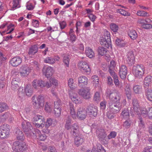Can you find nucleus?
Returning <instances> with one entry per match:
<instances>
[{
  "label": "nucleus",
  "instance_id": "obj_61",
  "mask_svg": "<svg viewBox=\"0 0 152 152\" xmlns=\"http://www.w3.org/2000/svg\"><path fill=\"white\" fill-rule=\"evenodd\" d=\"M38 137V139L41 141H44L46 138V136L45 134H42L41 133Z\"/></svg>",
  "mask_w": 152,
  "mask_h": 152
},
{
  "label": "nucleus",
  "instance_id": "obj_22",
  "mask_svg": "<svg viewBox=\"0 0 152 152\" xmlns=\"http://www.w3.org/2000/svg\"><path fill=\"white\" fill-rule=\"evenodd\" d=\"M30 72V69L27 66H23L20 69V73L24 76H27Z\"/></svg>",
  "mask_w": 152,
  "mask_h": 152
},
{
  "label": "nucleus",
  "instance_id": "obj_11",
  "mask_svg": "<svg viewBox=\"0 0 152 152\" xmlns=\"http://www.w3.org/2000/svg\"><path fill=\"white\" fill-rule=\"evenodd\" d=\"M105 48L111 49L112 47L110 33L105 29ZM106 48H105V49Z\"/></svg>",
  "mask_w": 152,
  "mask_h": 152
},
{
  "label": "nucleus",
  "instance_id": "obj_43",
  "mask_svg": "<svg viewBox=\"0 0 152 152\" xmlns=\"http://www.w3.org/2000/svg\"><path fill=\"white\" fill-rule=\"evenodd\" d=\"M121 114L124 118H128L129 116V111L128 108L124 109Z\"/></svg>",
  "mask_w": 152,
  "mask_h": 152
},
{
  "label": "nucleus",
  "instance_id": "obj_27",
  "mask_svg": "<svg viewBox=\"0 0 152 152\" xmlns=\"http://www.w3.org/2000/svg\"><path fill=\"white\" fill-rule=\"evenodd\" d=\"M25 93L26 96H30L33 94V89L31 86L27 85L25 88Z\"/></svg>",
  "mask_w": 152,
  "mask_h": 152
},
{
  "label": "nucleus",
  "instance_id": "obj_1",
  "mask_svg": "<svg viewBox=\"0 0 152 152\" xmlns=\"http://www.w3.org/2000/svg\"><path fill=\"white\" fill-rule=\"evenodd\" d=\"M145 68L142 65H134L132 68L133 74L138 78H141L145 73Z\"/></svg>",
  "mask_w": 152,
  "mask_h": 152
},
{
  "label": "nucleus",
  "instance_id": "obj_5",
  "mask_svg": "<svg viewBox=\"0 0 152 152\" xmlns=\"http://www.w3.org/2000/svg\"><path fill=\"white\" fill-rule=\"evenodd\" d=\"M78 93L80 95L86 99H89L91 97L90 88L89 87H86L84 89H79Z\"/></svg>",
  "mask_w": 152,
  "mask_h": 152
},
{
  "label": "nucleus",
  "instance_id": "obj_26",
  "mask_svg": "<svg viewBox=\"0 0 152 152\" xmlns=\"http://www.w3.org/2000/svg\"><path fill=\"white\" fill-rule=\"evenodd\" d=\"M15 135L18 140H24V134L20 129H16Z\"/></svg>",
  "mask_w": 152,
  "mask_h": 152
},
{
  "label": "nucleus",
  "instance_id": "obj_51",
  "mask_svg": "<svg viewBox=\"0 0 152 152\" xmlns=\"http://www.w3.org/2000/svg\"><path fill=\"white\" fill-rule=\"evenodd\" d=\"M53 122V120L51 118H48L46 122L45 127L47 128H48L52 125Z\"/></svg>",
  "mask_w": 152,
  "mask_h": 152
},
{
  "label": "nucleus",
  "instance_id": "obj_33",
  "mask_svg": "<svg viewBox=\"0 0 152 152\" xmlns=\"http://www.w3.org/2000/svg\"><path fill=\"white\" fill-rule=\"evenodd\" d=\"M146 95L147 96L152 93V90L151 86L148 84L144 85Z\"/></svg>",
  "mask_w": 152,
  "mask_h": 152
},
{
  "label": "nucleus",
  "instance_id": "obj_13",
  "mask_svg": "<svg viewBox=\"0 0 152 152\" xmlns=\"http://www.w3.org/2000/svg\"><path fill=\"white\" fill-rule=\"evenodd\" d=\"M88 83V79L84 76H81L78 78V86L83 88Z\"/></svg>",
  "mask_w": 152,
  "mask_h": 152
},
{
  "label": "nucleus",
  "instance_id": "obj_38",
  "mask_svg": "<svg viewBox=\"0 0 152 152\" xmlns=\"http://www.w3.org/2000/svg\"><path fill=\"white\" fill-rule=\"evenodd\" d=\"M133 89L135 93L139 94L142 92V87L141 86L135 85L134 86Z\"/></svg>",
  "mask_w": 152,
  "mask_h": 152
},
{
  "label": "nucleus",
  "instance_id": "obj_45",
  "mask_svg": "<svg viewBox=\"0 0 152 152\" xmlns=\"http://www.w3.org/2000/svg\"><path fill=\"white\" fill-rule=\"evenodd\" d=\"M114 74L110 75L112 76L113 78L115 86H118V84L119 83L118 77L115 73H114Z\"/></svg>",
  "mask_w": 152,
  "mask_h": 152
},
{
  "label": "nucleus",
  "instance_id": "obj_8",
  "mask_svg": "<svg viewBox=\"0 0 152 152\" xmlns=\"http://www.w3.org/2000/svg\"><path fill=\"white\" fill-rule=\"evenodd\" d=\"M9 129L7 127V125L4 124L0 127V137L4 138L6 137L9 134Z\"/></svg>",
  "mask_w": 152,
  "mask_h": 152
},
{
  "label": "nucleus",
  "instance_id": "obj_12",
  "mask_svg": "<svg viewBox=\"0 0 152 152\" xmlns=\"http://www.w3.org/2000/svg\"><path fill=\"white\" fill-rule=\"evenodd\" d=\"M127 58L126 59L127 64L131 66L134 64L135 61V57L133 52L132 51H129L127 54Z\"/></svg>",
  "mask_w": 152,
  "mask_h": 152
},
{
  "label": "nucleus",
  "instance_id": "obj_41",
  "mask_svg": "<svg viewBox=\"0 0 152 152\" xmlns=\"http://www.w3.org/2000/svg\"><path fill=\"white\" fill-rule=\"evenodd\" d=\"M67 118L65 127L67 130H69L71 129L72 126L71 125V118L69 116Z\"/></svg>",
  "mask_w": 152,
  "mask_h": 152
},
{
  "label": "nucleus",
  "instance_id": "obj_49",
  "mask_svg": "<svg viewBox=\"0 0 152 152\" xmlns=\"http://www.w3.org/2000/svg\"><path fill=\"white\" fill-rule=\"evenodd\" d=\"M140 110L141 114L142 116L144 117H145L147 115L148 116V109H147L145 108H143Z\"/></svg>",
  "mask_w": 152,
  "mask_h": 152
},
{
  "label": "nucleus",
  "instance_id": "obj_17",
  "mask_svg": "<svg viewBox=\"0 0 152 152\" xmlns=\"http://www.w3.org/2000/svg\"><path fill=\"white\" fill-rule=\"evenodd\" d=\"M75 139V143L77 146L81 145L84 141L83 136L81 134H77L76 136Z\"/></svg>",
  "mask_w": 152,
  "mask_h": 152
},
{
  "label": "nucleus",
  "instance_id": "obj_50",
  "mask_svg": "<svg viewBox=\"0 0 152 152\" xmlns=\"http://www.w3.org/2000/svg\"><path fill=\"white\" fill-rule=\"evenodd\" d=\"M70 97L72 100L75 104H77L80 102L79 98L76 95L75 96L71 95L70 96Z\"/></svg>",
  "mask_w": 152,
  "mask_h": 152
},
{
  "label": "nucleus",
  "instance_id": "obj_36",
  "mask_svg": "<svg viewBox=\"0 0 152 152\" xmlns=\"http://www.w3.org/2000/svg\"><path fill=\"white\" fill-rule=\"evenodd\" d=\"M123 40L117 38L115 40V43L120 48L124 47L125 46L126 44L124 43Z\"/></svg>",
  "mask_w": 152,
  "mask_h": 152
},
{
  "label": "nucleus",
  "instance_id": "obj_31",
  "mask_svg": "<svg viewBox=\"0 0 152 152\" xmlns=\"http://www.w3.org/2000/svg\"><path fill=\"white\" fill-rule=\"evenodd\" d=\"M128 35L130 38L133 40L135 39L137 37L136 32L134 30H132L128 31Z\"/></svg>",
  "mask_w": 152,
  "mask_h": 152
},
{
  "label": "nucleus",
  "instance_id": "obj_59",
  "mask_svg": "<svg viewBox=\"0 0 152 152\" xmlns=\"http://www.w3.org/2000/svg\"><path fill=\"white\" fill-rule=\"evenodd\" d=\"M73 80L72 78H70L68 80V85L69 87L71 89H73L74 88L73 86Z\"/></svg>",
  "mask_w": 152,
  "mask_h": 152
},
{
  "label": "nucleus",
  "instance_id": "obj_46",
  "mask_svg": "<svg viewBox=\"0 0 152 152\" xmlns=\"http://www.w3.org/2000/svg\"><path fill=\"white\" fill-rule=\"evenodd\" d=\"M110 27L111 30L113 32H117L118 30V26L113 23H112L110 24Z\"/></svg>",
  "mask_w": 152,
  "mask_h": 152
},
{
  "label": "nucleus",
  "instance_id": "obj_7",
  "mask_svg": "<svg viewBox=\"0 0 152 152\" xmlns=\"http://www.w3.org/2000/svg\"><path fill=\"white\" fill-rule=\"evenodd\" d=\"M37 102L34 101L33 104L34 107L36 109H41L43 108L44 105V97L41 95L37 97Z\"/></svg>",
  "mask_w": 152,
  "mask_h": 152
},
{
  "label": "nucleus",
  "instance_id": "obj_16",
  "mask_svg": "<svg viewBox=\"0 0 152 152\" xmlns=\"http://www.w3.org/2000/svg\"><path fill=\"white\" fill-rule=\"evenodd\" d=\"M132 105L134 112L137 113L140 110L139 103L137 99L134 98L132 99Z\"/></svg>",
  "mask_w": 152,
  "mask_h": 152
},
{
  "label": "nucleus",
  "instance_id": "obj_10",
  "mask_svg": "<svg viewBox=\"0 0 152 152\" xmlns=\"http://www.w3.org/2000/svg\"><path fill=\"white\" fill-rule=\"evenodd\" d=\"M87 112L90 117H96L97 115V109L93 107V104H91L87 107L86 108Z\"/></svg>",
  "mask_w": 152,
  "mask_h": 152
},
{
  "label": "nucleus",
  "instance_id": "obj_3",
  "mask_svg": "<svg viewBox=\"0 0 152 152\" xmlns=\"http://www.w3.org/2000/svg\"><path fill=\"white\" fill-rule=\"evenodd\" d=\"M12 149L16 152H23L27 149V145L24 142H20L15 141L13 143Z\"/></svg>",
  "mask_w": 152,
  "mask_h": 152
},
{
  "label": "nucleus",
  "instance_id": "obj_25",
  "mask_svg": "<svg viewBox=\"0 0 152 152\" xmlns=\"http://www.w3.org/2000/svg\"><path fill=\"white\" fill-rule=\"evenodd\" d=\"M98 136L100 141H102L103 144L104 143V129H100L97 131Z\"/></svg>",
  "mask_w": 152,
  "mask_h": 152
},
{
  "label": "nucleus",
  "instance_id": "obj_56",
  "mask_svg": "<svg viewBox=\"0 0 152 152\" xmlns=\"http://www.w3.org/2000/svg\"><path fill=\"white\" fill-rule=\"evenodd\" d=\"M148 14L146 12L144 11H138L137 12V15L139 16H147V15Z\"/></svg>",
  "mask_w": 152,
  "mask_h": 152
},
{
  "label": "nucleus",
  "instance_id": "obj_18",
  "mask_svg": "<svg viewBox=\"0 0 152 152\" xmlns=\"http://www.w3.org/2000/svg\"><path fill=\"white\" fill-rule=\"evenodd\" d=\"M27 126H28V128H26L25 126V124H23L24 125L23 126V131L25 132L26 135L27 137H30L32 134V131L31 130V129H33V127L31 125V124H28Z\"/></svg>",
  "mask_w": 152,
  "mask_h": 152
},
{
  "label": "nucleus",
  "instance_id": "obj_62",
  "mask_svg": "<svg viewBox=\"0 0 152 152\" xmlns=\"http://www.w3.org/2000/svg\"><path fill=\"white\" fill-rule=\"evenodd\" d=\"M107 84L109 86H112L113 85V80L111 77L109 76L107 77Z\"/></svg>",
  "mask_w": 152,
  "mask_h": 152
},
{
  "label": "nucleus",
  "instance_id": "obj_53",
  "mask_svg": "<svg viewBox=\"0 0 152 152\" xmlns=\"http://www.w3.org/2000/svg\"><path fill=\"white\" fill-rule=\"evenodd\" d=\"M100 97L99 93L98 92H96L94 96V100L98 102L100 101Z\"/></svg>",
  "mask_w": 152,
  "mask_h": 152
},
{
  "label": "nucleus",
  "instance_id": "obj_15",
  "mask_svg": "<svg viewBox=\"0 0 152 152\" xmlns=\"http://www.w3.org/2000/svg\"><path fill=\"white\" fill-rule=\"evenodd\" d=\"M42 72L43 74L45 75L47 78L50 77L53 73L52 68L50 66L46 68L44 67L42 69Z\"/></svg>",
  "mask_w": 152,
  "mask_h": 152
},
{
  "label": "nucleus",
  "instance_id": "obj_40",
  "mask_svg": "<svg viewBox=\"0 0 152 152\" xmlns=\"http://www.w3.org/2000/svg\"><path fill=\"white\" fill-rule=\"evenodd\" d=\"M10 114L8 113H6L3 114H1L0 115V123L2 121H5L7 118Z\"/></svg>",
  "mask_w": 152,
  "mask_h": 152
},
{
  "label": "nucleus",
  "instance_id": "obj_37",
  "mask_svg": "<svg viewBox=\"0 0 152 152\" xmlns=\"http://www.w3.org/2000/svg\"><path fill=\"white\" fill-rule=\"evenodd\" d=\"M9 109V107L7 104L4 102H0V113H2Z\"/></svg>",
  "mask_w": 152,
  "mask_h": 152
},
{
  "label": "nucleus",
  "instance_id": "obj_21",
  "mask_svg": "<svg viewBox=\"0 0 152 152\" xmlns=\"http://www.w3.org/2000/svg\"><path fill=\"white\" fill-rule=\"evenodd\" d=\"M77 115L79 119L82 120L85 119L86 115L87 113L86 110L84 109H80L77 113Z\"/></svg>",
  "mask_w": 152,
  "mask_h": 152
},
{
  "label": "nucleus",
  "instance_id": "obj_47",
  "mask_svg": "<svg viewBox=\"0 0 152 152\" xmlns=\"http://www.w3.org/2000/svg\"><path fill=\"white\" fill-rule=\"evenodd\" d=\"M97 51L99 55L103 56L104 54V48L103 47H99L98 48Z\"/></svg>",
  "mask_w": 152,
  "mask_h": 152
},
{
  "label": "nucleus",
  "instance_id": "obj_2",
  "mask_svg": "<svg viewBox=\"0 0 152 152\" xmlns=\"http://www.w3.org/2000/svg\"><path fill=\"white\" fill-rule=\"evenodd\" d=\"M110 90L106 91L107 97H109L110 99L113 103H120V100L121 98V94L118 92L114 93L110 92Z\"/></svg>",
  "mask_w": 152,
  "mask_h": 152
},
{
  "label": "nucleus",
  "instance_id": "obj_30",
  "mask_svg": "<svg viewBox=\"0 0 152 152\" xmlns=\"http://www.w3.org/2000/svg\"><path fill=\"white\" fill-rule=\"evenodd\" d=\"M91 82L95 87H97L99 85V78L96 75H94L91 77Z\"/></svg>",
  "mask_w": 152,
  "mask_h": 152
},
{
  "label": "nucleus",
  "instance_id": "obj_60",
  "mask_svg": "<svg viewBox=\"0 0 152 152\" xmlns=\"http://www.w3.org/2000/svg\"><path fill=\"white\" fill-rule=\"evenodd\" d=\"M116 135V133L115 132H110V134L107 136V138L110 139L112 138H114Z\"/></svg>",
  "mask_w": 152,
  "mask_h": 152
},
{
  "label": "nucleus",
  "instance_id": "obj_52",
  "mask_svg": "<svg viewBox=\"0 0 152 152\" xmlns=\"http://www.w3.org/2000/svg\"><path fill=\"white\" fill-rule=\"evenodd\" d=\"M25 89H23V88H20L18 90V95L20 97H21L24 95Z\"/></svg>",
  "mask_w": 152,
  "mask_h": 152
},
{
  "label": "nucleus",
  "instance_id": "obj_14",
  "mask_svg": "<svg viewBox=\"0 0 152 152\" xmlns=\"http://www.w3.org/2000/svg\"><path fill=\"white\" fill-rule=\"evenodd\" d=\"M127 73V68L124 65H121L120 68L119 74L120 77L122 79H125Z\"/></svg>",
  "mask_w": 152,
  "mask_h": 152
},
{
  "label": "nucleus",
  "instance_id": "obj_39",
  "mask_svg": "<svg viewBox=\"0 0 152 152\" xmlns=\"http://www.w3.org/2000/svg\"><path fill=\"white\" fill-rule=\"evenodd\" d=\"M143 82V85L145 84L150 85V83L152 82V76L151 75L147 76L144 78Z\"/></svg>",
  "mask_w": 152,
  "mask_h": 152
},
{
  "label": "nucleus",
  "instance_id": "obj_34",
  "mask_svg": "<svg viewBox=\"0 0 152 152\" xmlns=\"http://www.w3.org/2000/svg\"><path fill=\"white\" fill-rule=\"evenodd\" d=\"M85 52L86 55L90 58H92L94 56V53L90 48L86 47Z\"/></svg>",
  "mask_w": 152,
  "mask_h": 152
},
{
  "label": "nucleus",
  "instance_id": "obj_32",
  "mask_svg": "<svg viewBox=\"0 0 152 152\" xmlns=\"http://www.w3.org/2000/svg\"><path fill=\"white\" fill-rule=\"evenodd\" d=\"M125 94L127 97L129 99H131V91L129 85H127L126 86L125 88Z\"/></svg>",
  "mask_w": 152,
  "mask_h": 152
},
{
  "label": "nucleus",
  "instance_id": "obj_20",
  "mask_svg": "<svg viewBox=\"0 0 152 152\" xmlns=\"http://www.w3.org/2000/svg\"><path fill=\"white\" fill-rule=\"evenodd\" d=\"M70 129V133L73 135L76 136L77 135L79 130V126L78 124L75 123L72 125Z\"/></svg>",
  "mask_w": 152,
  "mask_h": 152
},
{
  "label": "nucleus",
  "instance_id": "obj_24",
  "mask_svg": "<svg viewBox=\"0 0 152 152\" xmlns=\"http://www.w3.org/2000/svg\"><path fill=\"white\" fill-rule=\"evenodd\" d=\"M19 79L18 78H13L11 82V87L13 90H15L18 88L19 86L18 83L19 82Z\"/></svg>",
  "mask_w": 152,
  "mask_h": 152
},
{
  "label": "nucleus",
  "instance_id": "obj_48",
  "mask_svg": "<svg viewBox=\"0 0 152 152\" xmlns=\"http://www.w3.org/2000/svg\"><path fill=\"white\" fill-rule=\"evenodd\" d=\"M54 58L51 57H48L45 59L44 60V62L46 63L52 64L54 63Z\"/></svg>",
  "mask_w": 152,
  "mask_h": 152
},
{
  "label": "nucleus",
  "instance_id": "obj_54",
  "mask_svg": "<svg viewBox=\"0 0 152 152\" xmlns=\"http://www.w3.org/2000/svg\"><path fill=\"white\" fill-rule=\"evenodd\" d=\"M131 123V122L130 120H127L124 122L123 126L126 129H128L130 126Z\"/></svg>",
  "mask_w": 152,
  "mask_h": 152
},
{
  "label": "nucleus",
  "instance_id": "obj_35",
  "mask_svg": "<svg viewBox=\"0 0 152 152\" xmlns=\"http://www.w3.org/2000/svg\"><path fill=\"white\" fill-rule=\"evenodd\" d=\"M97 149L98 150H96L95 148H93L91 152H104V149L101 144H98L97 145Z\"/></svg>",
  "mask_w": 152,
  "mask_h": 152
},
{
  "label": "nucleus",
  "instance_id": "obj_29",
  "mask_svg": "<svg viewBox=\"0 0 152 152\" xmlns=\"http://www.w3.org/2000/svg\"><path fill=\"white\" fill-rule=\"evenodd\" d=\"M69 106L70 113L72 116V117L74 118L75 116V107L72 103H69Z\"/></svg>",
  "mask_w": 152,
  "mask_h": 152
},
{
  "label": "nucleus",
  "instance_id": "obj_28",
  "mask_svg": "<svg viewBox=\"0 0 152 152\" xmlns=\"http://www.w3.org/2000/svg\"><path fill=\"white\" fill-rule=\"evenodd\" d=\"M38 50V48L36 45L31 46L29 48L28 54L29 55H34L37 53Z\"/></svg>",
  "mask_w": 152,
  "mask_h": 152
},
{
  "label": "nucleus",
  "instance_id": "obj_19",
  "mask_svg": "<svg viewBox=\"0 0 152 152\" xmlns=\"http://www.w3.org/2000/svg\"><path fill=\"white\" fill-rule=\"evenodd\" d=\"M22 61L21 58L19 57H16L12 58L10 62L13 66H17L21 63Z\"/></svg>",
  "mask_w": 152,
  "mask_h": 152
},
{
  "label": "nucleus",
  "instance_id": "obj_6",
  "mask_svg": "<svg viewBox=\"0 0 152 152\" xmlns=\"http://www.w3.org/2000/svg\"><path fill=\"white\" fill-rule=\"evenodd\" d=\"M78 66L80 70L83 72H86L89 74L91 72V69L87 63L85 61L80 62L78 63Z\"/></svg>",
  "mask_w": 152,
  "mask_h": 152
},
{
  "label": "nucleus",
  "instance_id": "obj_9",
  "mask_svg": "<svg viewBox=\"0 0 152 152\" xmlns=\"http://www.w3.org/2000/svg\"><path fill=\"white\" fill-rule=\"evenodd\" d=\"M109 108L111 112L114 113H117L121 109V104L120 103L110 102L109 103Z\"/></svg>",
  "mask_w": 152,
  "mask_h": 152
},
{
  "label": "nucleus",
  "instance_id": "obj_44",
  "mask_svg": "<svg viewBox=\"0 0 152 152\" xmlns=\"http://www.w3.org/2000/svg\"><path fill=\"white\" fill-rule=\"evenodd\" d=\"M69 55H66L64 56L63 59V62L66 66H69Z\"/></svg>",
  "mask_w": 152,
  "mask_h": 152
},
{
  "label": "nucleus",
  "instance_id": "obj_55",
  "mask_svg": "<svg viewBox=\"0 0 152 152\" xmlns=\"http://www.w3.org/2000/svg\"><path fill=\"white\" fill-rule=\"evenodd\" d=\"M61 108H54V112L55 115L57 117L59 116L61 114Z\"/></svg>",
  "mask_w": 152,
  "mask_h": 152
},
{
  "label": "nucleus",
  "instance_id": "obj_23",
  "mask_svg": "<svg viewBox=\"0 0 152 152\" xmlns=\"http://www.w3.org/2000/svg\"><path fill=\"white\" fill-rule=\"evenodd\" d=\"M116 66V63L115 61L114 60H112L110 63V64L108 65V72L110 75L114 74V73H115L114 71L115 68Z\"/></svg>",
  "mask_w": 152,
  "mask_h": 152
},
{
  "label": "nucleus",
  "instance_id": "obj_57",
  "mask_svg": "<svg viewBox=\"0 0 152 152\" xmlns=\"http://www.w3.org/2000/svg\"><path fill=\"white\" fill-rule=\"evenodd\" d=\"M54 104V108H61V100L60 99L57 100L55 102Z\"/></svg>",
  "mask_w": 152,
  "mask_h": 152
},
{
  "label": "nucleus",
  "instance_id": "obj_42",
  "mask_svg": "<svg viewBox=\"0 0 152 152\" xmlns=\"http://www.w3.org/2000/svg\"><path fill=\"white\" fill-rule=\"evenodd\" d=\"M117 12L120 13L122 15L124 16H130L131 14L126 12L125 10L120 9L117 10Z\"/></svg>",
  "mask_w": 152,
  "mask_h": 152
},
{
  "label": "nucleus",
  "instance_id": "obj_64",
  "mask_svg": "<svg viewBox=\"0 0 152 152\" xmlns=\"http://www.w3.org/2000/svg\"><path fill=\"white\" fill-rule=\"evenodd\" d=\"M41 133L40 131L37 129H34L32 131V134H35L37 137H38Z\"/></svg>",
  "mask_w": 152,
  "mask_h": 152
},
{
  "label": "nucleus",
  "instance_id": "obj_4",
  "mask_svg": "<svg viewBox=\"0 0 152 152\" xmlns=\"http://www.w3.org/2000/svg\"><path fill=\"white\" fill-rule=\"evenodd\" d=\"M34 121L33 124L37 128L44 127L45 123L44 117L39 115H36L33 118Z\"/></svg>",
  "mask_w": 152,
  "mask_h": 152
},
{
  "label": "nucleus",
  "instance_id": "obj_58",
  "mask_svg": "<svg viewBox=\"0 0 152 152\" xmlns=\"http://www.w3.org/2000/svg\"><path fill=\"white\" fill-rule=\"evenodd\" d=\"M45 109L48 113H50L52 109L50 105L48 102H46L45 105Z\"/></svg>",
  "mask_w": 152,
  "mask_h": 152
},
{
  "label": "nucleus",
  "instance_id": "obj_63",
  "mask_svg": "<svg viewBox=\"0 0 152 152\" xmlns=\"http://www.w3.org/2000/svg\"><path fill=\"white\" fill-rule=\"evenodd\" d=\"M32 86L35 89H37L38 87V80H34L32 82Z\"/></svg>",
  "mask_w": 152,
  "mask_h": 152
}]
</instances>
